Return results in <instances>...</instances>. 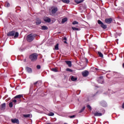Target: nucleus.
Listing matches in <instances>:
<instances>
[{
    "label": "nucleus",
    "mask_w": 124,
    "mask_h": 124,
    "mask_svg": "<svg viewBox=\"0 0 124 124\" xmlns=\"http://www.w3.org/2000/svg\"><path fill=\"white\" fill-rule=\"evenodd\" d=\"M36 36H37L36 34H30L27 36V40L28 42H31Z\"/></svg>",
    "instance_id": "nucleus-1"
},
{
    "label": "nucleus",
    "mask_w": 124,
    "mask_h": 124,
    "mask_svg": "<svg viewBox=\"0 0 124 124\" xmlns=\"http://www.w3.org/2000/svg\"><path fill=\"white\" fill-rule=\"evenodd\" d=\"M7 35L8 36H14L15 38H17L19 36V33L16 31H9Z\"/></svg>",
    "instance_id": "nucleus-2"
},
{
    "label": "nucleus",
    "mask_w": 124,
    "mask_h": 124,
    "mask_svg": "<svg viewBox=\"0 0 124 124\" xmlns=\"http://www.w3.org/2000/svg\"><path fill=\"white\" fill-rule=\"evenodd\" d=\"M38 57V55L37 53H33L31 54L29 58L31 62H35L36 60H37V57Z\"/></svg>",
    "instance_id": "nucleus-3"
},
{
    "label": "nucleus",
    "mask_w": 124,
    "mask_h": 124,
    "mask_svg": "<svg viewBox=\"0 0 124 124\" xmlns=\"http://www.w3.org/2000/svg\"><path fill=\"white\" fill-rule=\"evenodd\" d=\"M58 9L57 7H52L51 8V11L50 12V15L52 16H54L56 13H57V12L58 11Z\"/></svg>",
    "instance_id": "nucleus-4"
},
{
    "label": "nucleus",
    "mask_w": 124,
    "mask_h": 124,
    "mask_svg": "<svg viewBox=\"0 0 124 124\" xmlns=\"http://www.w3.org/2000/svg\"><path fill=\"white\" fill-rule=\"evenodd\" d=\"M98 24L99 25H100L101 27L103 29H107V26L104 25V24H103V22L102 21H101L100 20H98Z\"/></svg>",
    "instance_id": "nucleus-5"
},
{
    "label": "nucleus",
    "mask_w": 124,
    "mask_h": 124,
    "mask_svg": "<svg viewBox=\"0 0 124 124\" xmlns=\"http://www.w3.org/2000/svg\"><path fill=\"white\" fill-rule=\"evenodd\" d=\"M97 81L99 84H103L104 83V80L103 79V77H100L97 78Z\"/></svg>",
    "instance_id": "nucleus-6"
},
{
    "label": "nucleus",
    "mask_w": 124,
    "mask_h": 124,
    "mask_svg": "<svg viewBox=\"0 0 124 124\" xmlns=\"http://www.w3.org/2000/svg\"><path fill=\"white\" fill-rule=\"evenodd\" d=\"M112 21H113V19H112V18H107L105 19V22L107 24H111V23H112Z\"/></svg>",
    "instance_id": "nucleus-7"
},
{
    "label": "nucleus",
    "mask_w": 124,
    "mask_h": 124,
    "mask_svg": "<svg viewBox=\"0 0 124 124\" xmlns=\"http://www.w3.org/2000/svg\"><path fill=\"white\" fill-rule=\"evenodd\" d=\"M82 75L83 77H87V76L89 75V72H88V71H84L82 72Z\"/></svg>",
    "instance_id": "nucleus-8"
},
{
    "label": "nucleus",
    "mask_w": 124,
    "mask_h": 124,
    "mask_svg": "<svg viewBox=\"0 0 124 124\" xmlns=\"http://www.w3.org/2000/svg\"><path fill=\"white\" fill-rule=\"evenodd\" d=\"M11 122L13 124H19V120H18L17 119H12Z\"/></svg>",
    "instance_id": "nucleus-9"
},
{
    "label": "nucleus",
    "mask_w": 124,
    "mask_h": 124,
    "mask_svg": "<svg viewBox=\"0 0 124 124\" xmlns=\"http://www.w3.org/2000/svg\"><path fill=\"white\" fill-rule=\"evenodd\" d=\"M26 70L27 72H28V73H31V72H32V70H31V68L29 67H26Z\"/></svg>",
    "instance_id": "nucleus-10"
},
{
    "label": "nucleus",
    "mask_w": 124,
    "mask_h": 124,
    "mask_svg": "<svg viewBox=\"0 0 124 124\" xmlns=\"http://www.w3.org/2000/svg\"><path fill=\"white\" fill-rule=\"evenodd\" d=\"M65 62H66V63L67 64V65H68L69 67H71L72 64L71 63V61H65Z\"/></svg>",
    "instance_id": "nucleus-11"
},
{
    "label": "nucleus",
    "mask_w": 124,
    "mask_h": 124,
    "mask_svg": "<svg viewBox=\"0 0 124 124\" xmlns=\"http://www.w3.org/2000/svg\"><path fill=\"white\" fill-rule=\"evenodd\" d=\"M94 115L95 116V117H100L102 116V113L96 112L94 113Z\"/></svg>",
    "instance_id": "nucleus-12"
},
{
    "label": "nucleus",
    "mask_w": 124,
    "mask_h": 124,
    "mask_svg": "<svg viewBox=\"0 0 124 124\" xmlns=\"http://www.w3.org/2000/svg\"><path fill=\"white\" fill-rule=\"evenodd\" d=\"M101 105L103 106V107H106L107 106V103H106L105 101H103L101 102Z\"/></svg>",
    "instance_id": "nucleus-13"
},
{
    "label": "nucleus",
    "mask_w": 124,
    "mask_h": 124,
    "mask_svg": "<svg viewBox=\"0 0 124 124\" xmlns=\"http://www.w3.org/2000/svg\"><path fill=\"white\" fill-rule=\"evenodd\" d=\"M44 21L47 23H50V22H51V19L48 17H46L44 19Z\"/></svg>",
    "instance_id": "nucleus-14"
},
{
    "label": "nucleus",
    "mask_w": 124,
    "mask_h": 124,
    "mask_svg": "<svg viewBox=\"0 0 124 124\" xmlns=\"http://www.w3.org/2000/svg\"><path fill=\"white\" fill-rule=\"evenodd\" d=\"M5 106H6L5 103L2 104L0 105V109H1V110H4L5 109Z\"/></svg>",
    "instance_id": "nucleus-15"
},
{
    "label": "nucleus",
    "mask_w": 124,
    "mask_h": 124,
    "mask_svg": "<svg viewBox=\"0 0 124 124\" xmlns=\"http://www.w3.org/2000/svg\"><path fill=\"white\" fill-rule=\"evenodd\" d=\"M23 116L24 118H31V114H23Z\"/></svg>",
    "instance_id": "nucleus-16"
},
{
    "label": "nucleus",
    "mask_w": 124,
    "mask_h": 124,
    "mask_svg": "<svg viewBox=\"0 0 124 124\" xmlns=\"http://www.w3.org/2000/svg\"><path fill=\"white\" fill-rule=\"evenodd\" d=\"M36 24V25H40L41 24V20L39 18H37Z\"/></svg>",
    "instance_id": "nucleus-17"
},
{
    "label": "nucleus",
    "mask_w": 124,
    "mask_h": 124,
    "mask_svg": "<svg viewBox=\"0 0 124 124\" xmlns=\"http://www.w3.org/2000/svg\"><path fill=\"white\" fill-rule=\"evenodd\" d=\"M75 2H76V3H77L78 4H79V3H81L82 2H83V1H84V0H75Z\"/></svg>",
    "instance_id": "nucleus-18"
},
{
    "label": "nucleus",
    "mask_w": 124,
    "mask_h": 124,
    "mask_svg": "<svg viewBox=\"0 0 124 124\" xmlns=\"http://www.w3.org/2000/svg\"><path fill=\"white\" fill-rule=\"evenodd\" d=\"M67 41V39H66V37H64L62 38V41L65 43V44H67V42H66Z\"/></svg>",
    "instance_id": "nucleus-19"
},
{
    "label": "nucleus",
    "mask_w": 124,
    "mask_h": 124,
    "mask_svg": "<svg viewBox=\"0 0 124 124\" xmlns=\"http://www.w3.org/2000/svg\"><path fill=\"white\" fill-rule=\"evenodd\" d=\"M21 97H23V95L19 94L15 97V98H21Z\"/></svg>",
    "instance_id": "nucleus-20"
},
{
    "label": "nucleus",
    "mask_w": 124,
    "mask_h": 124,
    "mask_svg": "<svg viewBox=\"0 0 124 124\" xmlns=\"http://www.w3.org/2000/svg\"><path fill=\"white\" fill-rule=\"evenodd\" d=\"M54 49L56 50V51L59 50V44H57L55 46Z\"/></svg>",
    "instance_id": "nucleus-21"
},
{
    "label": "nucleus",
    "mask_w": 124,
    "mask_h": 124,
    "mask_svg": "<svg viewBox=\"0 0 124 124\" xmlns=\"http://www.w3.org/2000/svg\"><path fill=\"white\" fill-rule=\"evenodd\" d=\"M72 29L74 31H80V28H77L76 27H72Z\"/></svg>",
    "instance_id": "nucleus-22"
},
{
    "label": "nucleus",
    "mask_w": 124,
    "mask_h": 124,
    "mask_svg": "<svg viewBox=\"0 0 124 124\" xmlns=\"http://www.w3.org/2000/svg\"><path fill=\"white\" fill-rule=\"evenodd\" d=\"M67 21V18L65 17L62 19V23L63 24V23H65Z\"/></svg>",
    "instance_id": "nucleus-23"
},
{
    "label": "nucleus",
    "mask_w": 124,
    "mask_h": 124,
    "mask_svg": "<svg viewBox=\"0 0 124 124\" xmlns=\"http://www.w3.org/2000/svg\"><path fill=\"white\" fill-rule=\"evenodd\" d=\"M97 54L100 58H103V54L101 52L98 51Z\"/></svg>",
    "instance_id": "nucleus-24"
},
{
    "label": "nucleus",
    "mask_w": 124,
    "mask_h": 124,
    "mask_svg": "<svg viewBox=\"0 0 124 124\" xmlns=\"http://www.w3.org/2000/svg\"><path fill=\"white\" fill-rule=\"evenodd\" d=\"M72 81H77V78H76L75 77H72L71 78Z\"/></svg>",
    "instance_id": "nucleus-25"
},
{
    "label": "nucleus",
    "mask_w": 124,
    "mask_h": 124,
    "mask_svg": "<svg viewBox=\"0 0 124 124\" xmlns=\"http://www.w3.org/2000/svg\"><path fill=\"white\" fill-rule=\"evenodd\" d=\"M64 3H69V0H62Z\"/></svg>",
    "instance_id": "nucleus-26"
},
{
    "label": "nucleus",
    "mask_w": 124,
    "mask_h": 124,
    "mask_svg": "<svg viewBox=\"0 0 124 124\" xmlns=\"http://www.w3.org/2000/svg\"><path fill=\"white\" fill-rule=\"evenodd\" d=\"M42 30H48V27H47V26H42Z\"/></svg>",
    "instance_id": "nucleus-27"
},
{
    "label": "nucleus",
    "mask_w": 124,
    "mask_h": 124,
    "mask_svg": "<svg viewBox=\"0 0 124 124\" xmlns=\"http://www.w3.org/2000/svg\"><path fill=\"white\" fill-rule=\"evenodd\" d=\"M5 6L6 7H9V6H10V4L9 3H8V2H6L5 3Z\"/></svg>",
    "instance_id": "nucleus-28"
},
{
    "label": "nucleus",
    "mask_w": 124,
    "mask_h": 124,
    "mask_svg": "<svg viewBox=\"0 0 124 124\" xmlns=\"http://www.w3.org/2000/svg\"><path fill=\"white\" fill-rule=\"evenodd\" d=\"M85 109H86V107H83L81 110L79 111V113H82V112H83V111H84V110H85Z\"/></svg>",
    "instance_id": "nucleus-29"
},
{
    "label": "nucleus",
    "mask_w": 124,
    "mask_h": 124,
    "mask_svg": "<svg viewBox=\"0 0 124 124\" xmlns=\"http://www.w3.org/2000/svg\"><path fill=\"white\" fill-rule=\"evenodd\" d=\"M37 83H41V81H36V82L34 83V86H36V87H37V85H38Z\"/></svg>",
    "instance_id": "nucleus-30"
},
{
    "label": "nucleus",
    "mask_w": 124,
    "mask_h": 124,
    "mask_svg": "<svg viewBox=\"0 0 124 124\" xmlns=\"http://www.w3.org/2000/svg\"><path fill=\"white\" fill-rule=\"evenodd\" d=\"M51 70L52 71H54V72H58V70L56 68H52Z\"/></svg>",
    "instance_id": "nucleus-31"
},
{
    "label": "nucleus",
    "mask_w": 124,
    "mask_h": 124,
    "mask_svg": "<svg viewBox=\"0 0 124 124\" xmlns=\"http://www.w3.org/2000/svg\"><path fill=\"white\" fill-rule=\"evenodd\" d=\"M72 24H73V25H78V24H79V23L78 22H77V21H74L73 22Z\"/></svg>",
    "instance_id": "nucleus-32"
},
{
    "label": "nucleus",
    "mask_w": 124,
    "mask_h": 124,
    "mask_svg": "<svg viewBox=\"0 0 124 124\" xmlns=\"http://www.w3.org/2000/svg\"><path fill=\"white\" fill-rule=\"evenodd\" d=\"M48 116H54V114L53 112H50L49 113H48Z\"/></svg>",
    "instance_id": "nucleus-33"
},
{
    "label": "nucleus",
    "mask_w": 124,
    "mask_h": 124,
    "mask_svg": "<svg viewBox=\"0 0 124 124\" xmlns=\"http://www.w3.org/2000/svg\"><path fill=\"white\" fill-rule=\"evenodd\" d=\"M9 105V107H10L11 108H12V107H13V103H12V102H10Z\"/></svg>",
    "instance_id": "nucleus-34"
},
{
    "label": "nucleus",
    "mask_w": 124,
    "mask_h": 124,
    "mask_svg": "<svg viewBox=\"0 0 124 124\" xmlns=\"http://www.w3.org/2000/svg\"><path fill=\"white\" fill-rule=\"evenodd\" d=\"M66 71H68L69 72H72L73 71L70 68H67Z\"/></svg>",
    "instance_id": "nucleus-35"
},
{
    "label": "nucleus",
    "mask_w": 124,
    "mask_h": 124,
    "mask_svg": "<svg viewBox=\"0 0 124 124\" xmlns=\"http://www.w3.org/2000/svg\"><path fill=\"white\" fill-rule=\"evenodd\" d=\"M87 108H89V109H90V110H92V107L89 105H88L87 106Z\"/></svg>",
    "instance_id": "nucleus-36"
},
{
    "label": "nucleus",
    "mask_w": 124,
    "mask_h": 124,
    "mask_svg": "<svg viewBox=\"0 0 124 124\" xmlns=\"http://www.w3.org/2000/svg\"><path fill=\"white\" fill-rule=\"evenodd\" d=\"M37 69H40V68H41L40 65H38L37 66Z\"/></svg>",
    "instance_id": "nucleus-37"
},
{
    "label": "nucleus",
    "mask_w": 124,
    "mask_h": 124,
    "mask_svg": "<svg viewBox=\"0 0 124 124\" xmlns=\"http://www.w3.org/2000/svg\"><path fill=\"white\" fill-rule=\"evenodd\" d=\"M70 119H73V118H75V115H72L70 116Z\"/></svg>",
    "instance_id": "nucleus-38"
},
{
    "label": "nucleus",
    "mask_w": 124,
    "mask_h": 124,
    "mask_svg": "<svg viewBox=\"0 0 124 124\" xmlns=\"http://www.w3.org/2000/svg\"><path fill=\"white\" fill-rule=\"evenodd\" d=\"M42 82L41 81V83H37L38 84V86H41V84H42Z\"/></svg>",
    "instance_id": "nucleus-39"
},
{
    "label": "nucleus",
    "mask_w": 124,
    "mask_h": 124,
    "mask_svg": "<svg viewBox=\"0 0 124 124\" xmlns=\"http://www.w3.org/2000/svg\"><path fill=\"white\" fill-rule=\"evenodd\" d=\"M13 102H14L15 103H16L17 102V100H13Z\"/></svg>",
    "instance_id": "nucleus-40"
},
{
    "label": "nucleus",
    "mask_w": 124,
    "mask_h": 124,
    "mask_svg": "<svg viewBox=\"0 0 124 124\" xmlns=\"http://www.w3.org/2000/svg\"><path fill=\"white\" fill-rule=\"evenodd\" d=\"M122 108H123V109H124V103L123 104Z\"/></svg>",
    "instance_id": "nucleus-41"
},
{
    "label": "nucleus",
    "mask_w": 124,
    "mask_h": 124,
    "mask_svg": "<svg viewBox=\"0 0 124 124\" xmlns=\"http://www.w3.org/2000/svg\"><path fill=\"white\" fill-rule=\"evenodd\" d=\"M123 67L124 68V63L123 64Z\"/></svg>",
    "instance_id": "nucleus-42"
},
{
    "label": "nucleus",
    "mask_w": 124,
    "mask_h": 124,
    "mask_svg": "<svg viewBox=\"0 0 124 124\" xmlns=\"http://www.w3.org/2000/svg\"><path fill=\"white\" fill-rule=\"evenodd\" d=\"M95 70H98V69L97 68H95Z\"/></svg>",
    "instance_id": "nucleus-43"
},
{
    "label": "nucleus",
    "mask_w": 124,
    "mask_h": 124,
    "mask_svg": "<svg viewBox=\"0 0 124 124\" xmlns=\"http://www.w3.org/2000/svg\"><path fill=\"white\" fill-rule=\"evenodd\" d=\"M119 35H121V34H119Z\"/></svg>",
    "instance_id": "nucleus-44"
}]
</instances>
